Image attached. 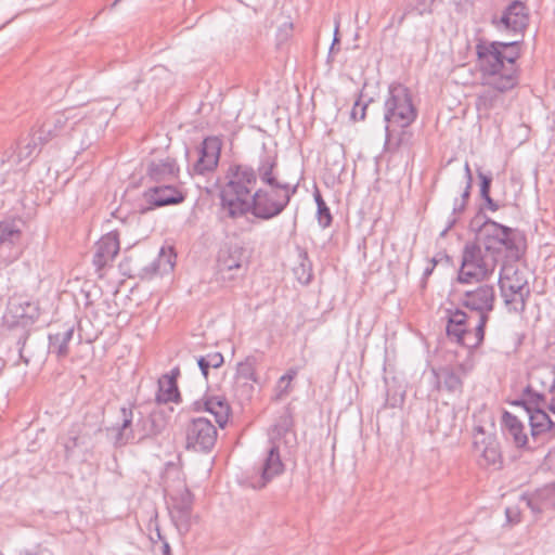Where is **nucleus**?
<instances>
[{
	"label": "nucleus",
	"instance_id": "obj_1",
	"mask_svg": "<svg viewBox=\"0 0 555 555\" xmlns=\"http://www.w3.org/2000/svg\"><path fill=\"white\" fill-rule=\"evenodd\" d=\"M476 66L483 87L476 98L480 115L504 103L503 94L518 85L517 60L520 57L519 41L502 42L480 38L476 46Z\"/></svg>",
	"mask_w": 555,
	"mask_h": 555
},
{
	"label": "nucleus",
	"instance_id": "obj_2",
	"mask_svg": "<svg viewBox=\"0 0 555 555\" xmlns=\"http://www.w3.org/2000/svg\"><path fill=\"white\" fill-rule=\"evenodd\" d=\"M522 403L529 416L532 439L538 443L550 441L555 436V422L546 410L555 414V366L543 365L531 371Z\"/></svg>",
	"mask_w": 555,
	"mask_h": 555
},
{
	"label": "nucleus",
	"instance_id": "obj_3",
	"mask_svg": "<svg viewBox=\"0 0 555 555\" xmlns=\"http://www.w3.org/2000/svg\"><path fill=\"white\" fill-rule=\"evenodd\" d=\"M294 421L288 410L284 411L269 431V442L266 455L258 468L259 478L251 481V487L261 489L273 478L283 474L285 465L282 462L280 448L285 446L292 448L296 444V434L293 429Z\"/></svg>",
	"mask_w": 555,
	"mask_h": 555
},
{
	"label": "nucleus",
	"instance_id": "obj_4",
	"mask_svg": "<svg viewBox=\"0 0 555 555\" xmlns=\"http://www.w3.org/2000/svg\"><path fill=\"white\" fill-rule=\"evenodd\" d=\"M384 108L386 142L390 144L395 139V132L400 128L402 130L396 141V145H409L412 133L405 129L413 124L417 117V109L412 102L409 89L400 83L391 85Z\"/></svg>",
	"mask_w": 555,
	"mask_h": 555
},
{
	"label": "nucleus",
	"instance_id": "obj_5",
	"mask_svg": "<svg viewBox=\"0 0 555 555\" xmlns=\"http://www.w3.org/2000/svg\"><path fill=\"white\" fill-rule=\"evenodd\" d=\"M228 182L223 185L220 199L221 209L231 219L245 216V208L251 199L257 184V175L253 167L233 165L228 170Z\"/></svg>",
	"mask_w": 555,
	"mask_h": 555
},
{
	"label": "nucleus",
	"instance_id": "obj_6",
	"mask_svg": "<svg viewBox=\"0 0 555 555\" xmlns=\"http://www.w3.org/2000/svg\"><path fill=\"white\" fill-rule=\"evenodd\" d=\"M298 183L260 186L255 190L245 208V216L251 214L261 220H270L281 215L296 194Z\"/></svg>",
	"mask_w": 555,
	"mask_h": 555
},
{
	"label": "nucleus",
	"instance_id": "obj_7",
	"mask_svg": "<svg viewBox=\"0 0 555 555\" xmlns=\"http://www.w3.org/2000/svg\"><path fill=\"white\" fill-rule=\"evenodd\" d=\"M500 258L493 251H488L477 243H466L463 251L457 281L461 284L483 282L489 280L499 263Z\"/></svg>",
	"mask_w": 555,
	"mask_h": 555
},
{
	"label": "nucleus",
	"instance_id": "obj_8",
	"mask_svg": "<svg viewBox=\"0 0 555 555\" xmlns=\"http://www.w3.org/2000/svg\"><path fill=\"white\" fill-rule=\"evenodd\" d=\"M499 286L508 311L521 312L530 294L525 274L514 263H504L499 275Z\"/></svg>",
	"mask_w": 555,
	"mask_h": 555
},
{
	"label": "nucleus",
	"instance_id": "obj_9",
	"mask_svg": "<svg viewBox=\"0 0 555 555\" xmlns=\"http://www.w3.org/2000/svg\"><path fill=\"white\" fill-rule=\"evenodd\" d=\"M495 298L494 287L489 284H480L467 289L461 297L462 306L478 314L477 335L479 339L485 338V326L489 314L494 309Z\"/></svg>",
	"mask_w": 555,
	"mask_h": 555
},
{
	"label": "nucleus",
	"instance_id": "obj_10",
	"mask_svg": "<svg viewBox=\"0 0 555 555\" xmlns=\"http://www.w3.org/2000/svg\"><path fill=\"white\" fill-rule=\"evenodd\" d=\"M477 244L501 259L504 250L517 248L513 229L490 219L485 220L477 231Z\"/></svg>",
	"mask_w": 555,
	"mask_h": 555
},
{
	"label": "nucleus",
	"instance_id": "obj_11",
	"mask_svg": "<svg viewBox=\"0 0 555 555\" xmlns=\"http://www.w3.org/2000/svg\"><path fill=\"white\" fill-rule=\"evenodd\" d=\"M39 315V309L35 301L26 296L14 295L10 297L7 310L3 314V323L9 327L27 326Z\"/></svg>",
	"mask_w": 555,
	"mask_h": 555
},
{
	"label": "nucleus",
	"instance_id": "obj_12",
	"mask_svg": "<svg viewBox=\"0 0 555 555\" xmlns=\"http://www.w3.org/2000/svg\"><path fill=\"white\" fill-rule=\"evenodd\" d=\"M469 318L460 309L448 311L447 335L457 344L467 348L478 347L483 339L477 335V324L474 330L469 328Z\"/></svg>",
	"mask_w": 555,
	"mask_h": 555
},
{
	"label": "nucleus",
	"instance_id": "obj_13",
	"mask_svg": "<svg viewBox=\"0 0 555 555\" xmlns=\"http://www.w3.org/2000/svg\"><path fill=\"white\" fill-rule=\"evenodd\" d=\"M473 444L480 467H491L493 469H500L502 467V452L495 436L486 435L485 430L479 427L474 436Z\"/></svg>",
	"mask_w": 555,
	"mask_h": 555
},
{
	"label": "nucleus",
	"instance_id": "obj_14",
	"mask_svg": "<svg viewBox=\"0 0 555 555\" xmlns=\"http://www.w3.org/2000/svg\"><path fill=\"white\" fill-rule=\"evenodd\" d=\"M216 440L217 429L212 423L205 417L192 420L186 427L188 449L206 452L215 446Z\"/></svg>",
	"mask_w": 555,
	"mask_h": 555
},
{
	"label": "nucleus",
	"instance_id": "obj_15",
	"mask_svg": "<svg viewBox=\"0 0 555 555\" xmlns=\"http://www.w3.org/2000/svg\"><path fill=\"white\" fill-rule=\"evenodd\" d=\"M247 260L245 249L241 246H232L221 249L218 256V274L222 281H233L245 274Z\"/></svg>",
	"mask_w": 555,
	"mask_h": 555
},
{
	"label": "nucleus",
	"instance_id": "obj_16",
	"mask_svg": "<svg viewBox=\"0 0 555 555\" xmlns=\"http://www.w3.org/2000/svg\"><path fill=\"white\" fill-rule=\"evenodd\" d=\"M435 376L436 388L446 391L453 397H460L463 392V380L466 376V369L463 364L444 365L431 370Z\"/></svg>",
	"mask_w": 555,
	"mask_h": 555
},
{
	"label": "nucleus",
	"instance_id": "obj_17",
	"mask_svg": "<svg viewBox=\"0 0 555 555\" xmlns=\"http://www.w3.org/2000/svg\"><path fill=\"white\" fill-rule=\"evenodd\" d=\"M81 120V118H78V116L70 111L56 113L51 119L42 124L37 131V138L40 144L47 143L54 137L75 130Z\"/></svg>",
	"mask_w": 555,
	"mask_h": 555
},
{
	"label": "nucleus",
	"instance_id": "obj_18",
	"mask_svg": "<svg viewBox=\"0 0 555 555\" xmlns=\"http://www.w3.org/2000/svg\"><path fill=\"white\" fill-rule=\"evenodd\" d=\"M133 409L122 406L119 410V420L116 424L106 429L115 448L125 447L126 444L138 440L139 427L133 426Z\"/></svg>",
	"mask_w": 555,
	"mask_h": 555
},
{
	"label": "nucleus",
	"instance_id": "obj_19",
	"mask_svg": "<svg viewBox=\"0 0 555 555\" xmlns=\"http://www.w3.org/2000/svg\"><path fill=\"white\" fill-rule=\"evenodd\" d=\"M492 23L500 30L522 33L529 23V12L525 3L519 0L512 1L502 15L494 17Z\"/></svg>",
	"mask_w": 555,
	"mask_h": 555
},
{
	"label": "nucleus",
	"instance_id": "obj_20",
	"mask_svg": "<svg viewBox=\"0 0 555 555\" xmlns=\"http://www.w3.org/2000/svg\"><path fill=\"white\" fill-rule=\"evenodd\" d=\"M192 505V495L189 491H185L179 500H175L169 509L171 520L181 534H186L191 529L193 522Z\"/></svg>",
	"mask_w": 555,
	"mask_h": 555
},
{
	"label": "nucleus",
	"instance_id": "obj_21",
	"mask_svg": "<svg viewBox=\"0 0 555 555\" xmlns=\"http://www.w3.org/2000/svg\"><path fill=\"white\" fill-rule=\"evenodd\" d=\"M502 426L507 439H511L515 447L534 449L541 443L535 442L532 438L529 439L525 431L524 424L517 416L505 411L502 416Z\"/></svg>",
	"mask_w": 555,
	"mask_h": 555
},
{
	"label": "nucleus",
	"instance_id": "obj_22",
	"mask_svg": "<svg viewBox=\"0 0 555 555\" xmlns=\"http://www.w3.org/2000/svg\"><path fill=\"white\" fill-rule=\"evenodd\" d=\"M119 236L117 232H109L103 235L95 244L93 264L96 270H102L114 260L119 251Z\"/></svg>",
	"mask_w": 555,
	"mask_h": 555
},
{
	"label": "nucleus",
	"instance_id": "obj_23",
	"mask_svg": "<svg viewBox=\"0 0 555 555\" xmlns=\"http://www.w3.org/2000/svg\"><path fill=\"white\" fill-rule=\"evenodd\" d=\"M221 151V143L215 137L206 138L199 149V156L194 165V170L204 175L205 172L212 171L219 162Z\"/></svg>",
	"mask_w": 555,
	"mask_h": 555
},
{
	"label": "nucleus",
	"instance_id": "obj_24",
	"mask_svg": "<svg viewBox=\"0 0 555 555\" xmlns=\"http://www.w3.org/2000/svg\"><path fill=\"white\" fill-rule=\"evenodd\" d=\"M179 166L175 158L153 159L149 164L147 175L155 182H173L179 177Z\"/></svg>",
	"mask_w": 555,
	"mask_h": 555
},
{
	"label": "nucleus",
	"instance_id": "obj_25",
	"mask_svg": "<svg viewBox=\"0 0 555 555\" xmlns=\"http://www.w3.org/2000/svg\"><path fill=\"white\" fill-rule=\"evenodd\" d=\"M255 171L257 179H259L261 184L264 186L291 184L289 182L283 181L279 178L278 157L275 154L263 153L259 157L257 170Z\"/></svg>",
	"mask_w": 555,
	"mask_h": 555
},
{
	"label": "nucleus",
	"instance_id": "obj_26",
	"mask_svg": "<svg viewBox=\"0 0 555 555\" xmlns=\"http://www.w3.org/2000/svg\"><path fill=\"white\" fill-rule=\"evenodd\" d=\"M146 202L155 207L179 204L184 201L181 191L170 184L151 188L145 192Z\"/></svg>",
	"mask_w": 555,
	"mask_h": 555
},
{
	"label": "nucleus",
	"instance_id": "obj_27",
	"mask_svg": "<svg viewBox=\"0 0 555 555\" xmlns=\"http://www.w3.org/2000/svg\"><path fill=\"white\" fill-rule=\"evenodd\" d=\"M520 501L533 513L553 508L555 507V483L546 485L532 494L522 495Z\"/></svg>",
	"mask_w": 555,
	"mask_h": 555
},
{
	"label": "nucleus",
	"instance_id": "obj_28",
	"mask_svg": "<svg viewBox=\"0 0 555 555\" xmlns=\"http://www.w3.org/2000/svg\"><path fill=\"white\" fill-rule=\"evenodd\" d=\"M74 325L65 324L62 330L56 333L49 334V351L56 354L59 358H64L68 354V344L73 339Z\"/></svg>",
	"mask_w": 555,
	"mask_h": 555
},
{
	"label": "nucleus",
	"instance_id": "obj_29",
	"mask_svg": "<svg viewBox=\"0 0 555 555\" xmlns=\"http://www.w3.org/2000/svg\"><path fill=\"white\" fill-rule=\"evenodd\" d=\"M139 427L138 441L160 434L166 427V420L160 413H152L147 417H141L137 422Z\"/></svg>",
	"mask_w": 555,
	"mask_h": 555
},
{
	"label": "nucleus",
	"instance_id": "obj_30",
	"mask_svg": "<svg viewBox=\"0 0 555 555\" xmlns=\"http://www.w3.org/2000/svg\"><path fill=\"white\" fill-rule=\"evenodd\" d=\"M156 401L158 403L179 402L180 392L178 389L175 375H164L158 380V391L156 393Z\"/></svg>",
	"mask_w": 555,
	"mask_h": 555
},
{
	"label": "nucleus",
	"instance_id": "obj_31",
	"mask_svg": "<svg viewBox=\"0 0 555 555\" xmlns=\"http://www.w3.org/2000/svg\"><path fill=\"white\" fill-rule=\"evenodd\" d=\"M205 409L215 416V421L220 427L227 424L230 415V406L223 397L207 398Z\"/></svg>",
	"mask_w": 555,
	"mask_h": 555
},
{
	"label": "nucleus",
	"instance_id": "obj_32",
	"mask_svg": "<svg viewBox=\"0 0 555 555\" xmlns=\"http://www.w3.org/2000/svg\"><path fill=\"white\" fill-rule=\"evenodd\" d=\"M298 369L291 367L283 376L280 377L275 387L276 399L286 397L291 391V383L297 376Z\"/></svg>",
	"mask_w": 555,
	"mask_h": 555
},
{
	"label": "nucleus",
	"instance_id": "obj_33",
	"mask_svg": "<svg viewBox=\"0 0 555 555\" xmlns=\"http://www.w3.org/2000/svg\"><path fill=\"white\" fill-rule=\"evenodd\" d=\"M255 365L256 359L253 357H248L244 361L240 362L236 367L237 377L257 383Z\"/></svg>",
	"mask_w": 555,
	"mask_h": 555
},
{
	"label": "nucleus",
	"instance_id": "obj_34",
	"mask_svg": "<svg viewBox=\"0 0 555 555\" xmlns=\"http://www.w3.org/2000/svg\"><path fill=\"white\" fill-rule=\"evenodd\" d=\"M38 143H40V141L36 132L25 145H20L17 150L18 162L33 158L37 153Z\"/></svg>",
	"mask_w": 555,
	"mask_h": 555
},
{
	"label": "nucleus",
	"instance_id": "obj_35",
	"mask_svg": "<svg viewBox=\"0 0 555 555\" xmlns=\"http://www.w3.org/2000/svg\"><path fill=\"white\" fill-rule=\"evenodd\" d=\"M315 202L318 205V221L319 224L324 229L331 225L332 215L330 208L326 206L320 193L315 194Z\"/></svg>",
	"mask_w": 555,
	"mask_h": 555
},
{
	"label": "nucleus",
	"instance_id": "obj_36",
	"mask_svg": "<svg viewBox=\"0 0 555 555\" xmlns=\"http://www.w3.org/2000/svg\"><path fill=\"white\" fill-rule=\"evenodd\" d=\"M307 256L305 255L304 261L294 269V273L298 282L302 285H307L311 282L312 270L309 263H306Z\"/></svg>",
	"mask_w": 555,
	"mask_h": 555
},
{
	"label": "nucleus",
	"instance_id": "obj_37",
	"mask_svg": "<svg viewBox=\"0 0 555 555\" xmlns=\"http://www.w3.org/2000/svg\"><path fill=\"white\" fill-rule=\"evenodd\" d=\"M173 257L175 256H172L171 254L165 255L164 250H162V254L159 255L157 261L155 262L154 272L164 273L171 271L175 266V262L172 260Z\"/></svg>",
	"mask_w": 555,
	"mask_h": 555
},
{
	"label": "nucleus",
	"instance_id": "obj_38",
	"mask_svg": "<svg viewBox=\"0 0 555 555\" xmlns=\"http://www.w3.org/2000/svg\"><path fill=\"white\" fill-rule=\"evenodd\" d=\"M367 104L362 103L360 100L354 102V105L351 109V119L354 121L363 120L365 118Z\"/></svg>",
	"mask_w": 555,
	"mask_h": 555
},
{
	"label": "nucleus",
	"instance_id": "obj_39",
	"mask_svg": "<svg viewBox=\"0 0 555 555\" xmlns=\"http://www.w3.org/2000/svg\"><path fill=\"white\" fill-rule=\"evenodd\" d=\"M466 203L464 201H460L459 198L454 201L452 210V215L454 216V218L449 222L448 228L443 231L442 234H444L449 229H451L455 224L457 220L456 216L461 215L464 211Z\"/></svg>",
	"mask_w": 555,
	"mask_h": 555
},
{
	"label": "nucleus",
	"instance_id": "obj_40",
	"mask_svg": "<svg viewBox=\"0 0 555 555\" xmlns=\"http://www.w3.org/2000/svg\"><path fill=\"white\" fill-rule=\"evenodd\" d=\"M480 178V194L481 197H488L490 195V186H491V177L483 175L482 172L478 173Z\"/></svg>",
	"mask_w": 555,
	"mask_h": 555
},
{
	"label": "nucleus",
	"instance_id": "obj_41",
	"mask_svg": "<svg viewBox=\"0 0 555 555\" xmlns=\"http://www.w3.org/2000/svg\"><path fill=\"white\" fill-rule=\"evenodd\" d=\"M205 358L208 362V365H210L212 369L220 367L224 362L223 356L220 352L208 353L205 356Z\"/></svg>",
	"mask_w": 555,
	"mask_h": 555
},
{
	"label": "nucleus",
	"instance_id": "obj_42",
	"mask_svg": "<svg viewBox=\"0 0 555 555\" xmlns=\"http://www.w3.org/2000/svg\"><path fill=\"white\" fill-rule=\"evenodd\" d=\"M505 514L508 522L516 524L519 521V512L516 507H507Z\"/></svg>",
	"mask_w": 555,
	"mask_h": 555
},
{
	"label": "nucleus",
	"instance_id": "obj_43",
	"mask_svg": "<svg viewBox=\"0 0 555 555\" xmlns=\"http://www.w3.org/2000/svg\"><path fill=\"white\" fill-rule=\"evenodd\" d=\"M197 364H198V367L203 374V376L207 379L208 377V370L211 367L210 365H208V362L206 360L205 357H199L197 359Z\"/></svg>",
	"mask_w": 555,
	"mask_h": 555
},
{
	"label": "nucleus",
	"instance_id": "obj_44",
	"mask_svg": "<svg viewBox=\"0 0 555 555\" xmlns=\"http://www.w3.org/2000/svg\"><path fill=\"white\" fill-rule=\"evenodd\" d=\"M78 444H79V437L78 436H74V437L69 438V440L65 443L66 452L69 453Z\"/></svg>",
	"mask_w": 555,
	"mask_h": 555
},
{
	"label": "nucleus",
	"instance_id": "obj_45",
	"mask_svg": "<svg viewBox=\"0 0 555 555\" xmlns=\"http://www.w3.org/2000/svg\"><path fill=\"white\" fill-rule=\"evenodd\" d=\"M465 177H466V183L472 184L473 183V175L469 167V164L466 162L464 166Z\"/></svg>",
	"mask_w": 555,
	"mask_h": 555
},
{
	"label": "nucleus",
	"instance_id": "obj_46",
	"mask_svg": "<svg viewBox=\"0 0 555 555\" xmlns=\"http://www.w3.org/2000/svg\"><path fill=\"white\" fill-rule=\"evenodd\" d=\"M470 189H472V184L466 183L465 190L462 193L461 198H459V199L460 201H464L467 204V201H468L469 195H470Z\"/></svg>",
	"mask_w": 555,
	"mask_h": 555
},
{
	"label": "nucleus",
	"instance_id": "obj_47",
	"mask_svg": "<svg viewBox=\"0 0 555 555\" xmlns=\"http://www.w3.org/2000/svg\"><path fill=\"white\" fill-rule=\"evenodd\" d=\"M482 198L486 201L489 209H491L492 211L498 210L499 206L496 203H494V201L490 197V195H488V197H482Z\"/></svg>",
	"mask_w": 555,
	"mask_h": 555
},
{
	"label": "nucleus",
	"instance_id": "obj_48",
	"mask_svg": "<svg viewBox=\"0 0 555 555\" xmlns=\"http://www.w3.org/2000/svg\"><path fill=\"white\" fill-rule=\"evenodd\" d=\"M162 553H163V555H172L170 545L167 541H164V543L162 545Z\"/></svg>",
	"mask_w": 555,
	"mask_h": 555
},
{
	"label": "nucleus",
	"instance_id": "obj_49",
	"mask_svg": "<svg viewBox=\"0 0 555 555\" xmlns=\"http://www.w3.org/2000/svg\"><path fill=\"white\" fill-rule=\"evenodd\" d=\"M337 35H338V24L336 25V28H335L334 40H333L331 49H330V55L333 53V47H335L339 41Z\"/></svg>",
	"mask_w": 555,
	"mask_h": 555
},
{
	"label": "nucleus",
	"instance_id": "obj_50",
	"mask_svg": "<svg viewBox=\"0 0 555 555\" xmlns=\"http://www.w3.org/2000/svg\"><path fill=\"white\" fill-rule=\"evenodd\" d=\"M434 271V266H429L427 267L425 270H424V276L427 278L431 274V272Z\"/></svg>",
	"mask_w": 555,
	"mask_h": 555
},
{
	"label": "nucleus",
	"instance_id": "obj_51",
	"mask_svg": "<svg viewBox=\"0 0 555 555\" xmlns=\"http://www.w3.org/2000/svg\"><path fill=\"white\" fill-rule=\"evenodd\" d=\"M20 356L23 359V361L25 362V364H28L29 360L27 358H25V356H24V347H22L20 349Z\"/></svg>",
	"mask_w": 555,
	"mask_h": 555
},
{
	"label": "nucleus",
	"instance_id": "obj_52",
	"mask_svg": "<svg viewBox=\"0 0 555 555\" xmlns=\"http://www.w3.org/2000/svg\"><path fill=\"white\" fill-rule=\"evenodd\" d=\"M173 375H175V377H176V378H177V376L179 375V369H178V367H176V369H173V370L171 371V375H170V376H173Z\"/></svg>",
	"mask_w": 555,
	"mask_h": 555
},
{
	"label": "nucleus",
	"instance_id": "obj_53",
	"mask_svg": "<svg viewBox=\"0 0 555 555\" xmlns=\"http://www.w3.org/2000/svg\"><path fill=\"white\" fill-rule=\"evenodd\" d=\"M100 430H101L100 424L96 423L93 431L96 433V431H100Z\"/></svg>",
	"mask_w": 555,
	"mask_h": 555
},
{
	"label": "nucleus",
	"instance_id": "obj_54",
	"mask_svg": "<svg viewBox=\"0 0 555 555\" xmlns=\"http://www.w3.org/2000/svg\"><path fill=\"white\" fill-rule=\"evenodd\" d=\"M436 264H437V260H436V258H433V259L430 260V266H434V268H435V267H436Z\"/></svg>",
	"mask_w": 555,
	"mask_h": 555
},
{
	"label": "nucleus",
	"instance_id": "obj_55",
	"mask_svg": "<svg viewBox=\"0 0 555 555\" xmlns=\"http://www.w3.org/2000/svg\"><path fill=\"white\" fill-rule=\"evenodd\" d=\"M477 224V219L473 220L472 227H475Z\"/></svg>",
	"mask_w": 555,
	"mask_h": 555
},
{
	"label": "nucleus",
	"instance_id": "obj_56",
	"mask_svg": "<svg viewBox=\"0 0 555 555\" xmlns=\"http://www.w3.org/2000/svg\"><path fill=\"white\" fill-rule=\"evenodd\" d=\"M120 0H115V2L113 3V5H116Z\"/></svg>",
	"mask_w": 555,
	"mask_h": 555
},
{
	"label": "nucleus",
	"instance_id": "obj_57",
	"mask_svg": "<svg viewBox=\"0 0 555 555\" xmlns=\"http://www.w3.org/2000/svg\"><path fill=\"white\" fill-rule=\"evenodd\" d=\"M25 555H34V554H30V553H26Z\"/></svg>",
	"mask_w": 555,
	"mask_h": 555
}]
</instances>
